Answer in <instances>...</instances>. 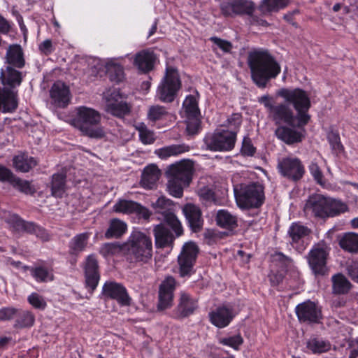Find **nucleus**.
I'll use <instances>...</instances> for the list:
<instances>
[{
	"mask_svg": "<svg viewBox=\"0 0 358 358\" xmlns=\"http://www.w3.org/2000/svg\"><path fill=\"white\" fill-rule=\"evenodd\" d=\"M182 106L186 117L200 116V111L198 107L196 99L193 95L187 96L183 101Z\"/></svg>",
	"mask_w": 358,
	"mask_h": 358,
	"instance_id": "obj_46",
	"label": "nucleus"
},
{
	"mask_svg": "<svg viewBox=\"0 0 358 358\" xmlns=\"http://www.w3.org/2000/svg\"><path fill=\"white\" fill-rule=\"evenodd\" d=\"M349 210V207L344 201L331 197H327V208L326 218L337 217Z\"/></svg>",
	"mask_w": 358,
	"mask_h": 358,
	"instance_id": "obj_37",
	"label": "nucleus"
},
{
	"mask_svg": "<svg viewBox=\"0 0 358 358\" xmlns=\"http://www.w3.org/2000/svg\"><path fill=\"white\" fill-rule=\"evenodd\" d=\"M13 163L16 171L22 173L29 171L37 164L36 160L34 157L24 153L15 156Z\"/></svg>",
	"mask_w": 358,
	"mask_h": 358,
	"instance_id": "obj_38",
	"label": "nucleus"
},
{
	"mask_svg": "<svg viewBox=\"0 0 358 358\" xmlns=\"http://www.w3.org/2000/svg\"><path fill=\"white\" fill-rule=\"evenodd\" d=\"M161 175L160 170L156 165L147 166L142 173L141 180V186L147 189H154Z\"/></svg>",
	"mask_w": 358,
	"mask_h": 358,
	"instance_id": "obj_29",
	"label": "nucleus"
},
{
	"mask_svg": "<svg viewBox=\"0 0 358 358\" xmlns=\"http://www.w3.org/2000/svg\"><path fill=\"white\" fill-rule=\"evenodd\" d=\"M28 302L35 308L43 310L46 307V301L44 298L38 293L33 292L27 297Z\"/></svg>",
	"mask_w": 358,
	"mask_h": 358,
	"instance_id": "obj_53",
	"label": "nucleus"
},
{
	"mask_svg": "<svg viewBox=\"0 0 358 358\" xmlns=\"http://www.w3.org/2000/svg\"><path fill=\"white\" fill-rule=\"evenodd\" d=\"M106 110L114 116L122 117L130 112V106L122 100L118 90L114 89L104 93Z\"/></svg>",
	"mask_w": 358,
	"mask_h": 358,
	"instance_id": "obj_12",
	"label": "nucleus"
},
{
	"mask_svg": "<svg viewBox=\"0 0 358 358\" xmlns=\"http://www.w3.org/2000/svg\"><path fill=\"white\" fill-rule=\"evenodd\" d=\"M289 0H263L261 8L263 11H276L285 8Z\"/></svg>",
	"mask_w": 358,
	"mask_h": 358,
	"instance_id": "obj_48",
	"label": "nucleus"
},
{
	"mask_svg": "<svg viewBox=\"0 0 358 358\" xmlns=\"http://www.w3.org/2000/svg\"><path fill=\"white\" fill-rule=\"evenodd\" d=\"M307 347L314 354H322L330 350L331 344L329 341L321 338H313L308 341Z\"/></svg>",
	"mask_w": 358,
	"mask_h": 358,
	"instance_id": "obj_43",
	"label": "nucleus"
},
{
	"mask_svg": "<svg viewBox=\"0 0 358 358\" xmlns=\"http://www.w3.org/2000/svg\"><path fill=\"white\" fill-rule=\"evenodd\" d=\"M310 174L315 181L320 185L323 184V175L317 164L312 163L309 167Z\"/></svg>",
	"mask_w": 358,
	"mask_h": 358,
	"instance_id": "obj_62",
	"label": "nucleus"
},
{
	"mask_svg": "<svg viewBox=\"0 0 358 358\" xmlns=\"http://www.w3.org/2000/svg\"><path fill=\"white\" fill-rule=\"evenodd\" d=\"M192 164L182 162L169 166L166 173L168 177L167 189L171 195L180 198L183 195V189L192 180Z\"/></svg>",
	"mask_w": 358,
	"mask_h": 358,
	"instance_id": "obj_6",
	"label": "nucleus"
},
{
	"mask_svg": "<svg viewBox=\"0 0 358 358\" xmlns=\"http://www.w3.org/2000/svg\"><path fill=\"white\" fill-rule=\"evenodd\" d=\"M125 248L131 262L145 264L152 257V238L140 231H134L130 234Z\"/></svg>",
	"mask_w": 358,
	"mask_h": 358,
	"instance_id": "obj_4",
	"label": "nucleus"
},
{
	"mask_svg": "<svg viewBox=\"0 0 358 358\" xmlns=\"http://www.w3.org/2000/svg\"><path fill=\"white\" fill-rule=\"evenodd\" d=\"M278 169L282 176L289 178L291 177V158L287 157L279 159Z\"/></svg>",
	"mask_w": 358,
	"mask_h": 358,
	"instance_id": "obj_54",
	"label": "nucleus"
},
{
	"mask_svg": "<svg viewBox=\"0 0 358 358\" xmlns=\"http://www.w3.org/2000/svg\"><path fill=\"white\" fill-rule=\"evenodd\" d=\"M234 316L233 309L227 306H219L209 313L210 322L220 329L228 326Z\"/></svg>",
	"mask_w": 358,
	"mask_h": 358,
	"instance_id": "obj_24",
	"label": "nucleus"
},
{
	"mask_svg": "<svg viewBox=\"0 0 358 358\" xmlns=\"http://www.w3.org/2000/svg\"><path fill=\"white\" fill-rule=\"evenodd\" d=\"M234 194L238 206L241 208H257L264 201V187L259 182H252L235 187Z\"/></svg>",
	"mask_w": 358,
	"mask_h": 358,
	"instance_id": "obj_7",
	"label": "nucleus"
},
{
	"mask_svg": "<svg viewBox=\"0 0 358 358\" xmlns=\"http://www.w3.org/2000/svg\"><path fill=\"white\" fill-rule=\"evenodd\" d=\"M7 66L15 68H22L24 66L25 61L23 51L20 45L13 44L9 45L6 54Z\"/></svg>",
	"mask_w": 358,
	"mask_h": 358,
	"instance_id": "obj_31",
	"label": "nucleus"
},
{
	"mask_svg": "<svg viewBox=\"0 0 358 358\" xmlns=\"http://www.w3.org/2000/svg\"><path fill=\"white\" fill-rule=\"evenodd\" d=\"M236 140V131L223 129L208 134L204 138V143L211 151L228 152L234 148Z\"/></svg>",
	"mask_w": 358,
	"mask_h": 358,
	"instance_id": "obj_9",
	"label": "nucleus"
},
{
	"mask_svg": "<svg viewBox=\"0 0 358 358\" xmlns=\"http://www.w3.org/2000/svg\"><path fill=\"white\" fill-rule=\"evenodd\" d=\"M198 300L191 294L181 292L178 303L173 311V317L177 319L187 317L198 308Z\"/></svg>",
	"mask_w": 358,
	"mask_h": 358,
	"instance_id": "obj_15",
	"label": "nucleus"
},
{
	"mask_svg": "<svg viewBox=\"0 0 358 358\" xmlns=\"http://www.w3.org/2000/svg\"><path fill=\"white\" fill-rule=\"evenodd\" d=\"M17 310L14 308L6 307L0 309V320H10L16 316Z\"/></svg>",
	"mask_w": 358,
	"mask_h": 358,
	"instance_id": "obj_60",
	"label": "nucleus"
},
{
	"mask_svg": "<svg viewBox=\"0 0 358 358\" xmlns=\"http://www.w3.org/2000/svg\"><path fill=\"white\" fill-rule=\"evenodd\" d=\"M125 58L131 59L130 54L121 56L117 58H109L105 62L106 73L110 81L119 83L124 78V69L120 64Z\"/></svg>",
	"mask_w": 358,
	"mask_h": 358,
	"instance_id": "obj_22",
	"label": "nucleus"
},
{
	"mask_svg": "<svg viewBox=\"0 0 358 358\" xmlns=\"http://www.w3.org/2000/svg\"><path fill=\"white\" fill-rule=\"evenodd\" d=\"M278 96L284 99V103L277 102L268 96L264 95L259 98V102L268 111L269 115L276 124H291V90L281 89L277 92Z\"/></svg>",
	"mask_w": 358,
	"mask_h": 358,
	"instance_id": "obj_5",
	"label": "nucleus"
},
{
	"mask_svg": "<svg viewBox=\"0 0 358 358\" xmlns=\"http://www.w3.org/2000/svg\"><path fill=\"white\" fill-rule=\"evenodd\" d=\"M256 152V148L252 143V141L250 138L245 137L243 140L242 147H241V153L244 156L252 157Z\"/></svg>",
	"mask_w": 358,
	"mask_h": 358,
	"instance_id": "obj_58",
	"label": "nucleus"
},
{
	"mask_svg": "<svg viewBox=\"0 0 358 358\" xmlns=\"http://www.w3.org/2000/svg\"><path fill=\"white\" fill-rule=\"evenodd\" d=\"M176 287V281L172 276H167L161 282L158 292V310H164L172 306Z\"/></svg>",
	"mask_w": 358,
	"mask_h": 358,
	"instance_id": "obj_13",
	"label": "nucleus"
},
{
	"mask_svg": "<svg viewBox=\"0 0 358 358\" xmlns=\"http://www.w3.org/2000/svg\"><path fill=\"white\" fill-rule=\"evenodd\" d=\"M168 115L166 108L162 106L155 105L149 108L148 118L150 121L156 122L163 120Z\"/></svg>",
	"mask_w": 358,
	"mask_h": 358,
	"instance_id": "obj_49",
	"label": "nucleus"
},
{
	"mask_svg": "<svg viewBox=\"0 0 358 358\" xmlns=\"http://www.w3.org/2000/svg\"><path fill=\"white\" fill-rule=\"evenodd\" d=\"M127 224L123 221L118 219H113L105 236L108 238H119L127 231Z\"/></svg>",
	"mask_w": 358,
	"mask_h": 358,
	"instance_id": "obj_42",
	"label": "nucleus"
},
{
	"mask_svg": "<svg viewBox=\"0 0 358 358\" xmlns=\"http://www.w3.org/2000/svg\"><path fill=\"white\" fill-rule=\"evenodd\" d=\"M305 169L298 159H292V180H296L302 178Z\"/></svg>",
	"mask_w": 358,
	"mask_h": 358,
	"instance_id": "obj_57",
	"label": "nucleus"
},
{
	"mask_svg": "<svg viewBox=\"0 0 358 358\" xmlns=\"http://www.w3.org/2000/svg\"><path fill=\"white\" fill-rule=\"evenodd\" d=\"M189 149V146L185 144L171 145L157 150L155 153L162 159H166L170 157L187 152Z\"/></svg>",
	"mask_w": 358,
	"mask_h": 358,
	"instance_id": "obj_39",
	"label": "nucleus"
},
{
	"mask_svg": "<svg viewBox=\"0 0 358 358\" xmlns=\"http://www.w3.org/2000/svg\"><path fill=\"white\" fill-rule=\"evenodd\" d=\"M85 286L92 293L96 288L100 279L98 262L94 255H89L85 265Z\"/></svg>",
	"mask_w": 358,
	"mask_h": 358,
	"instance_id": "obj_20",
	"label": "nucleus"
},
{
	"mask_svg": "<svg viewBox=\"0 0 358 358\" xmlns=\"http://www.w3.org/2000/svg\"><path fill=\"white\" fill-rule=\"evenodd\" d=\"M332 293L336 295L345 294L349 292L352 285L342 273H336L331 277Z\"/></svg>",
	"mask_w": 358,
	"mask_h": 358,
	"instance_id": "obj_35",
	"label": "nucleus"
},
{
	"mask_svg": "<svg viewBox=\"0 0 358 358\" xmlns=\"http://www.w3.org/2000/svg\"><path fill=\"white\" fill-rule=\"evenodd\" d=\"M0 78L2 83L10 87L19 86L22 80V73L10 66H6L5 69L1 70Z\"/></svg>",
	"mask_w": 358,
	"mask_h": 358,
	"instance_id": "obj_32",
	"label": "nucleus"
},
{
	"mask_svg": "<svg viewBox=\"0 0 358 358\" xmlns=\"http://www.w3.org/2000/svg\"><path fill=\"white\" fill-rule=\"evenodd\" d=\"M243 342V339L240 334L224 338L220 340V343L224 345L231 347L234 350H238L240 345H242Z\"/></svg>",
	"mask_w": 358,
	"mask_h": 358,
	"instance_id": "obj_55",
	"label": "nucleus"
},
{
	"mask_svg": "<svg viewBox=\"0 0 358 358\" xmlns=\"http://www.w3.org/2000/svg\"><path fill=\"white\" fill-rule=\"evenodd\" d=\"M292 106L296 114H292V143L301 142L304 138L306 131L305 126L310 119L308 110L310 100L308 94L303 90H292Z\"/></svg>",
	"mask_w": 358,
	"mask_h": 358,
	"instance_id": "obj_3",
	"label": "nucleus"
},
{
	"mask_svg": "<svg viewBox=\"0 0 358 358\" xmlns=\"http://www.w3.org/2000/svg\"><path fill=\"white\" fill-rule=\"evenodd\" d=\"M101 116L99 111L85 106H78L74 110L71 125L83 135L90 138H101L105 136L100 123Z\"/></svg>",
	"mask_w": 358,
	"mask_h": 358,
	"instance_id": "obj_2",
	"label": "nucleus"
},
{
	"mask_svg": "<svg viewBox=\"0 0 358 358\" xmlns=\"http://www.w3.org/2000/svg\"><path fill=\"white\" fill-rule=\"evenodd\" d=\"M199 116L187 117L186 124L187 131L189 134H195L198 132L200 127Z\"/></svg>",
	"mask_w": 358,
	"mask_h": 358,
	"instance_id": "obj_56",
	"label": "nucleus"
},
{
	"mask_svg": "<svg viewBox=\"0 0 358 358\" xmlns=\"http://www.w3.org/2000/svg\"><path fill=\"white\" fill-rule=\"evenodd\" d=\"M254 9V3L248 0H232L221 5V10L225 16L243 14L250 15Z\"/></svg>",
	"mask_w": 358,
	"mask_h": 358,
	"instance_id": "obj_19",
	"label": "nucleus"
},
{
	"mask_svg": "<svg viewBox=\"0 0 358 358\" xmlns=\"http://www.w3.org/2000/svg\"><path fill=\"white\" fill-rule=\"evenodd\" d=\"M310 230L308 227L299 224H292V248L298 252H303L308 244Z\"/></svg>",
	"mask_w": 358,
	"mask_h": 358,
	"instance_id": "obj_25",
	"label": "nucleus"
},
{
	"mask_svg": "<svg viewBox=\"0 0 358 358\" xmlns=\"http://www.w3.org/2000/svg\"><path fill=\"white\" fill-rule=\"evenodd\" d=\"M50 102L57 108H64L71 102L69 87L62 81L55 82L50 90Z\"/></svg>",
	"mask_w": 358,
	"mask_h": 358,
	"instance_id": "obj_18",
	"label": "nucleus"
},
{
	"mask_svg": "<svg viewBox=\"0 0 358 358\" xmlns=\"http://www.w3.org/2000/svg\"><path fill=\"white\" fill-rule=\"evenodd\" d=\"M327 141L334 154L338 156L344 152V147L341 141L339 134L337 131H329L327 134Z\"/></svg>",
	"mask_w": 358,
	"mask_h": 358,
	"instance_id": "obj_47",
	"label": "nucleus"
},
{
	"mask_svg": "<svg viewBox=\"0 0 358 358\" xmlns=\"http://www.w3.org/2000/svg\"><path fill=\"white\" fill-rule=\"evenodd\" d=\"M103 296L115 299L121 306H129L131 298L126 288L120 283L115 281H107L102 287Z\"/></svg>",
	"mask_w": 358,
	"mask_h": 358,
	"instance_id": "obj_16",
	"label": "nucleus"
},
{
	"mask_svg": "<svg viewBox=\"0 0 358 358\" xmlns=\"http://www.w3.org/2000/svg\"><path fill=\"white\" fill-rule=\"evenodd\" d=\"M41 52L45 55H49L52 53L55 48L50 39H46L41 43L38 45Z\"/></svg>",
	"mask_w": 358,
	"mask_h": 358,
	"instance_id": "obj_61",
	"label": "nucleus"
},
{
	"mask_svg": "<svg viewBox=\"0 0 358 358\" xmlns=\"http://www.w3.org/2000/svg\"><path fill=\"white\" fill-rule=\"evenodd\" d=\"M24 268L30 271L31 276L37 282H47L53 280L52 271L48 267L37 265L31 267L24 266Z\"/></svg>",
	"mask_w": 358,
	"mask_h": 358,
	"instance_id": "obj_36",
	"label": "nucleus"
},
{
	"mask_svg": "<svg viewBox=\"0 0 358 358\" xmlns=\"http://www.w3.org/2000/svg\"><path fill=\"white\" fill-rule=\"evenodd\" d=\"M328 252L322 244L315 245L308 254V264L316 275H324L327 271V257Z\"/></svg>",
	"mask_w": 358,
	"mask_h": 358,
	"instance_id": "obj_14",
	"label": "nucleus"
},
{
	"mask_svg": "<svg viewBox=\"0 0 358 358\" xmlns=\"http://www.w3.org/2000/svg\"><path fill=\"white\" fill-rule=\"evenodd\" d=\"M113 210L117 213H134L144 220L148 219L150 216V213L148 208L132 201L120 200L113 206Z\"/></svg>",
	"mask_w": 358,
	"mask_h": 358,
	"instance_id": "obj_23",
	"label": "nucleus"
},
{
	"mask_svg": "<svg viewBox=\"0 0 358 358\" xmlns=\"http://www.w3.org/2000/svg\"><path fill=\"white\" fill-rule=\"evenodd\" d=\"M136 128L139 133V138L143 144H151L155 141V134L144 124H140Z\"/></svg>",
	"mask_w": 358,
	"mask_h": 358,
	"instance_id": "obj_51",
	"label": "nucleus"
},
{
	"mask_svg": "<svg viewBox=\"0 0 358 358\" xmlns=\"http://www.w3.org/2000/svg\"><path fill=\"white\" fill-rule=\"evenodd\" d=\"M217 224L225 229H234L237 227V218L224 209L219 210L216 214Z\"/></svg>",
	"mask_w": 358,
	"mask_h": 358,
	"instance_id": "obj_41",
	"label": "nucleus"
},
{
	"mask_svg": "<svg viewBox=\"0 0 358 358\" xmlns=\"http://www.w3.org/2000/svg\"><path fill=\"white\" fill-rule=\"evenodd\" d=\"M11 219L15 223V227L18 229H20L29 233H34L36 236L41 238L43 241L48 239V234L43 228L36 225L33 222H25L16 215H12Z\"/></svg>",
	"mask_w": 358,
	"mask_h": 358,
	"instance_id": "obj_30",
	"label": "nucleus"
},
{
	"mask_svg": "<svg viewBox=\"0 0 358 358\" xmlns=\"http://www.w3.org/2000/svg\"><path fill=\"white\" fill-rule=\"evenodd\" d=\"M210 40L213 41L214 43L216 44L224 52H229L231 49V44L227 41L222 40L217 37H212L210 38Z\"/></svg>",
	"mask_w": 358,
	"mask_h": 358,
	"instance_id": "obj_64",
	"label": "nucleus"
},
{
	"mask_svg": "<svg viewBox=\"0 0 358 358\" xmlns=\"http://www.w3.org/2000/svg\"><path fill=\"white\" fill-rule=\"evenodd\" d=\"M153 231L155 239V245L157 248H172L175 236L164 225V224H159L155 226Z\"/></svg>",
	"mask_w": 358,
	"mask_h": 358,
	"instance_id": "obj_27",
	"label": "nucleus"
},
{
	"mask_svg": "<svg viewBox=\"0 0 358 358\" xmlns=\"http://www.w3.org/2000/svg\"><path fill=\"white\" fill-rule=\"evenodd\" d=\"M152 207L156 213L161 215L159 219L174 231L177 237L182 234V227L173 213L174 206L171 200L165 196H160L155 202L152 203Z\"/></svg>",
	"mask_w": 358,
	"mask_h": 358,
	"instance_id": "obj_10",
	"label": "nucleus"
},
{
	"mask_svg": "<svg viewBox=\"0 0 358 358\" xmlns=\"http://www.w3.org/2000/svg\"><path fill=\"white\" fill-rule=\"evenodd\" d=\"M248 64L254 83L259 87H265L267 83L275 78L280 71L276 61L266 51L254 50L249 53Z\"/></svg>",
	"mask_w": 358,
	"mask_h": 358,
	"instance_id": "obj_1",
	"label": "nucleus"
},
{
	"mask_svg": "<svg viewBox=\"0 0 358 358\" xmlns=\"http://www.w3.org/2000/svg\"><path fill=\"white\" fill-rule=\"evenodd\" d=\"M198 252L199 248L194 242H187L183 245L178 257L180 276L184 277L191 274Z\"/></svg>",
	"mask_w": 358,
	"mask_h": 358,
	"instance_id": "obj_11",
	"label": "nucleus"
},
{
	"mask_svg": "<svg viewBox=\"0 0 358 358\" xmlns=\"http://www.w3.org/2000/svg\"><path fill=\"white\" fill-rule=\"evenodd\" d=\"M182 211L192 229L199 231L203 225L200 208L194 204L187 203L183 207Z\"/></svg>",
	"mask_w": 358,
	"mask_h": 358,
	"instance_id": "obj_28",
	"label": "nucleus"
},
{
	"mask_svg": "<svg viewBox=\"0 0 358 358\" xmlns=\"http://www.w3.org/2000/svg\"><path fill=\"white\" fill-rule=\"evenodd\" d=\"M90 235V232H83L73 236L69 243V252L76 255L85 250Z\"/></svg>",
	"mask_w": 358,
	"mask_h": 358,
	"instance_id": "obj_34",
	"label": "nucleus"
},
{
	"mask_svg": "<svg viewBox=\"0 0 358 358\" xmlns=\"http://www.w3.org/2000/svg\"><path fill=\"white\" fill-rule=\"evenodd\" d=\"M295 312L299 321L303 322L315 323L320 317V311L316 304L309 300L297 305Z\"/></svg>",
	"mask_w": 358,
	"mask_h": 358,
	"instance_id": "obj_21",
	"label": "nucleus"
},
{
	"mask_svg": "<svg viewBox=\"0 0 358 358\" xmlns=\"http://www.w3.org/2000/svg\"><path fill=\"white\" fill-rule=\"evenodd\" d=\"M180 87L178 71L173 67L168 66L165 76L157 87L156 97L162 102L171 103L175 99Z\"/></svg>",
	"mask_w": 358,
	"mask_h": 358,
	"instance_id": "obj_8",
	"label": "nucleus"
},
{
	"mask_svg": "<svg viewBox=\"0 0 358 358\" xmlns=\"http://www.w3.org/2000/svg\"><path fill=\"white\" fill-rule=\"evenodd\" d=\"M8 182L20 192L25 194H32L34 192L30 183L27 180H21L12 174Z\"/></svg>",
	"mask_w": 358,
	"mask_h": 358,
	"instance_id": "obj_50",
	"label": "nucleus"
},
{
	"mask_svg": "<svg viewBox=\"0 0 358 358\" xmlns=\"http://www.w3.org/2000/svg\"><path fill=\"white\" fill-rule=\"evenodd\" d=\"M66 175L63 173H56L52 179V195L55 197H62L65 192Z\"/></svg>",
	"mask_w": 358,
	"mask_h": 358,
	"instance_id": "obj_44",
	"label": "nucleus"
},
{
	"mask_svg": "<svg viewBox=\"0 0 358 358\" xmlns=\"http://www.w3.org/2000/svg\"><path fill=\"white\" fill-rule=\"evenodd\" d=\"M198 195L201 199L206 202L214 200V192L209 187H202L199 188Z\"/></svg>",
	"mask_w": 358,
	"mask_h": 358,
	"instance_id": "obj_59",
	"label": "nucleus"
},
{
	"mask_svg": "<svg viewBox=\"0 0 358 358\" xmlns=\"http://www.w3.org/2000/svg\"><path fill=\"white\" fill-rule=\"evenodd\" d=\"M15 327L17 328H27L33 326L35 317L34 314L28 310L17 311L16 315Z\"/></svg>",
	"mask_w": 358,
	"mask_h": 358,
	"instance_id": "obj_45",
	"label": "nucleus"
},
{
	"mask_svg": "<svg viewBox=\"0 0 358 358\" xmlns=\"http://www.w3.org/2000/svg\"><path fill=\"white\" fill-rule=\"evenodd\" d=\"M347 273L351 279L358 282V262H352L346 267Z\"/></svg>",
	"mask_w": 358,
	"mask_h": 358,
	"instance_id": "obj_63",
	"label": "nucleus"
},
{
	"mask_svg": "<svg viewBox=\"0 0 358 358\" xmlns=\"http://www.w3.org/2000/svg\"><path fill=\"white\" fill-rule=\"evenodd\" d=\"M130 61L134 60V65L137 69L143 72L147 73L152 70L155 61V56L154 53L148 50H143L136 53Z\"/></svg>",
	"mask_w": 358,
	"mask_h": 358,
	"instance_id": "obj_26",
	"label": "nucleus"
},
{
	"mask_svg": "<svg viewBox=\"0 0 358 358\" xmlns=\"http://www.w3.org/2000/svg\"><path fill=\"white\" fill-rule=\"evenodd\" d=\"M17 106L16 94L12 91L0 88V110L3 113L13 112Z\"/></svg>",
	"mask_w": 358,
	"mask_h": 358,
	"instance_id": "obj_33",
	"label": "nucleus"
},
{
	"mask_svg": "<svg viewBox=\"0 0 358 358\" xmlns=\"http://www.w3.org/2000/svg\"><path fill=\"white\" fill-rule=\"evenodd\" d=\"M327 208V197L322 194H315L309 196L306 200L303 212L306 215H312L316 217L325 219Z\"/></svg>",
	"mask_w": 358,
	"mask_h": 358,
	"instance_id": "obj_17",
	"label": "nucleus"
},
{
	"mask_svg": "<svg viewBox=\"0 0 358 358\" xmlns=\"http://www.w3.org/2000/svg\"><path fill=\"white\" fill-rule=\"evenodd\" d=\"M340 247L351 253L358 252V234L348 232L343 234L339 238Z\"/></svg>",
	"mask_w": 358,
	"mask_h": 358,
	"instance_id": "obj_40",
	"label": "nucleus"
},
{
	"mask_svg": "<svg viewBox=\"0 0 358 358\" xmlns=\"http://www.w3.org/2000/svg\"><path fill=\"white\" fill-rule=\"evenodd\" d=\"M277 138L287 145H291V124L279 126L275 130Z\"/></svg>",
	"mask_w": 358,
	"mask_h": 358,
	"instance_id": "obj_52",
	"label": "nucleus"
}]
</instances>
